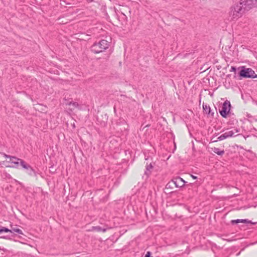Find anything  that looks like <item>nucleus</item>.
<instances>
[{"label": "nucleus", "mask_w": 257, "mask_h": 257, "mask_svg": "<svg viewBox=\"0 0 257 257\" xmlns=\"http://www.w3.org/2000/svg\"><path fill=\"white\" fill-rule=\"evenodd\" d=\"M209 149H211L214 153L222 156L224 154V150H221L219 148H216L215 147L209 148Z\"/></svg>", "instance_id": "12"}, {"label": "nucleus", "mask_w": 257, "mask_h": 257, "mask_svg": "<svg viewBox=\"0 0 257 257\" xmlns=\"http://www.w3.org/2000/svg\"><path fill=\"white\" fill-rule=\"evenodd\" d=\"M0 238L6 239H11V237L9 235L3 236L0 237Z\"/></svg>", "instance_id": "20"}, {"label": "nucleus", "mask_w": 257, "mask_h": 257, "mask_svg": "<svg viewBox=\"0 0 257 257\" xmlns=\"http://www.w3.org/2000/svg\"><path fill=\"white\" fill-rule=\"evenodd\" d=\"M176 145H175V146H174V150H173V151H174V150H176Z\"/></svg>", "instance_id": "26"}, {"label": "nucleus", "mask_w": 257, "mask_h": 257, "mask_svg": "<svg viewBox=\"0 0 257 257\" xmlns=\"http://www.w3.org/2000/svg\"><path fill=\"white\" fill-rule=\"evenodd\" d=\"M151 252L150 251H148L147 253L145 254V257H152L151 256Z\"/></svg>", "instance_id": "21"}, {"label": "nucleus", "mask_w": 257, "mask_h": 257, "mask_svg": "<svg viewBox=\"0 0 257 257\" xmlns=\"http://www.w3.org/2000/svg\"><path fill=\"white\" fill-rule=\"evenodd\" d=\"M231 69H232V71L235 72L236 70V69L234 67H232Z\"/></svg>", "instance_id": "25"}, {"label": "nucleus", "mask_w": 257, "mask_h": 257, "mask_svg": "<svg viewBox=\"0 0 257 257\" xmlns=\"http://www.w3.org/2000/svg\"><path fill=\"white\" fill-rule=\"evenodd\" d=\"M9 231V229L7 227H3V226L0 227V234L3 232H8Z\"/></svg>", "instance_id": "18"}, {"label": "nucleus", "mask_w": 257, "mask_h": 257, "mask_svg": "<svg viewBox=\"0 0 257 257\" xmlns=\"http://www.w3.org/2000/svg\"><path fill=\"white\" fill-rule=\"evenodd\" d=\"M153 168V166L152 163L151 162L150 164H148V162H147L146 165V170L144 173V175L146 176V179H147L151 175Z\"/></svg>", "instance_id": "5"}, {"label": "nucleus", "mask_w": 257, "mask_h": 257, "mask_svg": "<svg viewBox=\"0 0 257 257\" xmlns=\"http://www.w3.org/2000/svg\"><path fill=\"white\" fill-rule=\"evenodd\" d=\"M239 75L243 78H257V75L254 71L249 68L242 67L239 73Z\"/></svg>", "instance_id": "2"}, {"label": "nucleus", "mask_w": 257, "mask_h": 257, "mask_svg": "<svg viewBox=\"0 0 257 257\" xmlns=\"http://www.w3.org/2000/svg\"><path fill=\"white\" fill-rule=\"evenodd\" d=\"M21 166L23 168L26 169L28 167H29V165L27 164L23 160H21L20 161V164Z\"/></svg>", "instance_id": "17"}, {"label": "nucleus", "mask_w": 257, "mask_h": 257, "mask_svg": "<svg viewBox=\"0 0 257 257\" xmlns=\"http://www.w3.org/2000/svg\"><path fill=\"white\" fill-rule=\"evenodd\" d=\"M191 177L193 179H196L197 178V176H194L193 175H191Z\"/></svg>", "instance_id": "24"}, {"label": "nucleus", "mask_w": 257, "mask_h": 257, "mask_svg": "<svg viewBox=\"0 0 257 257\" xmlns=\"http://www.w3.org/2000/svg\"><path fill=\"white\" fill-rule=\"evenodd\" d=\"M203 111L205 113L208 114V115H212L213 113H211V109L210 108V106L207 105V104H203Z\"/></svg>", "instance_id": "10"}, {"label": "nucleus", "mask_w": 257, "mask_h": 257, "mask_svg": "<svg viewBox=\"0 0 257 257\" xmlns=\"http://www.w3.org/2000/svg\"><path fill=\"white\" fill-rule=\"evenodd\" d=\"M3 153H1V152H0V154H2V155H3Z\"/></svg>", "instance_id": "27"}, {"label": "nucleus", "mask_w": 257, "mask_h": 257, "mask_svg": "<svg viewBox=\"0 0 257 257\" xmlns=\"http://www.w3.org/2000/svg\"><path fill=\"white\" fill-rule=\"evenodd\" d=\"M242 3L246 7L250 9L256 4L257 0H243Z\"/></svg>", "instance_id": "8"}, {"label": "nucleus", "mask_w": 257, "mask_h": 257, "mask_svg": "<svg viewBox=\"0 0 257 257\" xmlns=\"http://www.w3.org/2000/svg\"><path fill=\"white\" fill-rule=\"evenodd\" d=\"M50 172L52 173V174H54V173H55L56 171V169L54 167V165H51L50 167Z\"/></svg>", "instance_id": "19"}, {"label": "nucleus", "mask_w": 257, "mask_h": 257, "mask_svg": "<svg viewBox=\"0 0 257 257\" xmlns=\"http://www.w3.org/2000/svg\"><path fill=\"white\" fill-rule=\"evenodd\" d=\"M3 155L6 158L10 159V161H8V162H11L12 163L15 165V166H12L13 167L18 168L19 167L20 161L22 160L21 159L18 158L14 156L7 155L5 153H3Z\"/></svg>", "instance_id": "4"}, {"label": "nucleus", "mask_w": 257, "mask_h": 257, "mask_svg": "<svg viewBox=\"0 0 257 257\" xmlns=\"http://www.w3.org/2000/svg\"><path fill=\"white\" fill-rule=\"evenodd\" d=\"M175 184V187L177 188H180L184 186L185 182H181L178 179L177 177L173 179Z\"/></svg>", "instance_id": "11"}, {"label": "nucleus", "mask_w": 257, "mask_h": 257, "mask_svg": "<svg viewBox=\"0 0 257 257\" xmlns=\"http://www.w3.org/2000/svg\"><path fill=\"white\" fill-rule=\"evenodd\" d=\"M178 179H179V180H180L181 182H185L182 178H181V177H177Z\"/></svg>", "instance_id": "23"}, {"label": "nucleus", "mask_w": 257, "mask_h": 257, "mask_svg": "<svg viewBox=\"0 0 257 257\" xmlns=\"http://www.w3.org/2000/svg\"><path fill=\"white\" fill-rule=\"evenodd\" d=\"M108 47V43L106 40H102L97 43H94L91 47V50L94 53L98 54L103 52Z\"/></svg>", "instance_id": "1"}, {"label": "nucleus", "mask_w": 257, "mask_h": 257, "mask_svg": "<svg viewBox=\"0 0 257 257\" xmlns=\"http://www.w3.org/2000/svg\"><path fill=\"white\" fill-rule=\"evenodd\" d=\"M241 7L237 6L235 8H234L233 11H232L231 14L232 15L233 19H237L241 16Z\"/></svg>", "instance_id": "6"}, {"label": "nucleus", "mask_w": 257, "mask_h": 257, "mask_svg": "<svg viewBox=\"0 0 257 257\" xmlns=\"http://www.w3.org/2000/svg\"><path fill=\"white\" fill-rule=\"evenodd\" d=\"M175 187V184L173 179H172L171 181L169 182L167 185H166L165 189L167 191H168V193H172V191L170 190L173 189L174 187Z\"/></svg>", "instance_id": "7"}, {"label": "nucleus", "mask_w": 257, "mask_h": 257, "mask_svg": "<svg viewBox=\"0 0 257 257\" xmlns=\"http://www.w3.org/2000/svg\"><path fill=\"white\" fill-rule=\"evenodd\" d=\"M93 229L96 231H98V232L102 231L103 232H105L106 230V228H102L101 227H100L99 226H93Z\"/></svg>", "instance_id": "16"}, {"label": "nucleus", "mask_w": 257, "mask_h": 257, "mask_svg": "<svg viewBox=\"0 0 257 257\" xmlns=\"http://www.w3.org/2000/svg\"><path fill=\"white\" fill-rule=\"evenodd\" d=\"M8 232H11L12 233L16 232L19 234H23L22 230L18 228L17 225H15V226H14L13 225H11V229H9Z\"/></svg>", "instance_id": "9"}, {"label": "nucleus", "mask_w": 257, "mask_h": 257, "mask_svg": "<svg viewBox=\"0 0 257 257\" xmlns=\"http://www.w3.org/2000/svg\"><path fill=\"white\" fill-rule=\"evenodd\" d=\"M248 221V219H236V220H232L231 221V223L232 224H237L238 223H246Z\"/></svg>", "instance_id": "14"}, {"label": "nucleus", "mask_w": 257, "mask_h": 257, "mask_svg": "<svg viewBox=\"0 0 257 257\" xmlns=\"http://www.w3.org/2000/svg\"><path fill=\"white\" fill-rule=\"evenodd\" d=\"M248 221L249 222H247L246 223H250L252 225H255L257 224V222H252L251 220H248Z\"/></svg>", "instance_id": "22"}, {"label": "nucleus", "mask_w": 257, "mask_h": 257, "mask_svg": "<svg viewBox=\"0 0 257 257\" xmlns=\"http://www.w3.org/2000/svg\"><path fill=\"white\" fill-rule=\"evenodd\" d=\"M68 105L69 106L68 109L71 111L78 107V104L74 102H70Z\"/></svg>", "instance_id": "15"}, {"label": "nucleus", "mask_w": 257, "mask_h": 257, "mask_svg": "<svg viewBox=\"0 0 257 257\" xmlns=\"http://www.w3.org/2000/svg\"><path fill=\"white\" fill-rule=\"evenodd\" d=\"M27 173L30 176H36V173L35 170L29 165V167L26 169Z\"/></svg>", "instance_id": "13"}, {"label": "nucleus", "mask_w": 257, "mask_h": 257, "mask_svg": "<svg viewBox=\"0 0 257 257\" xmlns=\"http://www.w3.org/2000/svg\"><path fill=\"white\" fill-rule=\"evenodd\" d=\"M230 103L229 101H226L223 103L221 109L220 110V113L223 117H226L227 114L230 110Z\"/></svg>", "instance_id": "3"}]
</instances>
